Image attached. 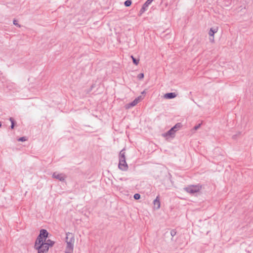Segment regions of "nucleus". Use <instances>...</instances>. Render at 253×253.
Listing matches in <instances>:
<instances>
[{"mask_svg": "<svg viewBox=\"0 0 253 253\" xmlns=\"http://www.w3.org/2000/svg\"><path fill=\"white\" fill-rule=\"evenodd\" d=\"M218 31L217 27H212L210 29L209 34L210 36H213L214 34Z\"/></svg>", "mask_w": 253, "mask_h": 253, "instance_id": "1a4fd4ad", "label": "nucleus"}, {"mask_svg": "<svg viewBox=\"0 0 253 253\" xmlns=\"http://www.w3.org/2000/svg\"><path fill=\"white\" fill-rule=\"evenodd\" d=\"M141 99V96H139L135 98V99H138V102H139Z\"/></svg>", "mask_w": 253, "mask_h": 253, "instance_id": "a878e982", "label": "nucleus"}, {"mask_svg": "<svg viewBox=\"0 0 253 253\" xmlns=\"http://www.w3.org/2000/svg\"><path fill=\"white\" fill-rule=\"evenodd\" d=\"M48 233L45 229H41L40 234L38 236L35 243H43L46 241V239L48 237Z\"/></svg>", "mask_w": 253, "mask_h": 253, "instance_id": "20e7f679", "label": "nucleus"}, {"mask_svg": "<svg viewBox=\"0 0 253 253\" xmlns=\"http://www.w3.org/2000/svg\"><path fill=\"white\" fill-rule=\"evenodd\" d=\"M176 94L175 92H169L166 93L164 95L165 98L167 99H172L176 96Z\"/></svg>", "mask_w": 253, "mask_h": 253, "instance_id": "6e6552de", "label": "nucleus"}, {"mask_svg": "<svg viewBox=\"0 0 253 253\" xmlns=\"http://www.w3.org/2000/svg\"><path fill=\"white\" fill-rule=\"evenodd\" d=\"M54 244V242L50 240V239H46V241L44 242V244L47 245L48 248L53 246Z\"/></svg>", "mask_w": 253, "mask_h": 253, "instance_id": "9d476101", "label": "nucleus"}, {"mask_svg": "<svg viewBox=\"0 0 253 253\" xmlns=\"http://www.w3.org/2000/svg\"><path fill=\"white\" fill-rule=\"evenodd\" d=\"M138 99H134L133 101H132L131 103L127 104V108H129L131 107H133L135 106L138 103Z\"/></svg>", "mask_w": 253, "mask_h": 253, "instance_id": "f8f14e48", "label": "nucleus"}, {"mask_svg": "<svg viewBox=\"0 0 253 253\" xmlns=\"http://www.w3.org/2000/svg\"><path fill=\"white\" fill-rule=\"evenodd\" d=\"M133 198L135 200H138L140 198V195L138 193H136L134 195Z\"/></svg>", "mask_w": 253, "mask_h": 253, "instance_id": "6ab92c4d", "label": "nucleus"}, {"mask_svg": "<svg viewBox=\"0 0 253 253\" xmlns=\"http://www.w3.org/2000/svg\"><path fill=\"white\" fill-rule=\"evenodd\" d=\"M176 234V231L175 229H173L170 231L171 236L173 237Z\"/></svg>", "mask_w": 253, "mask_h": 253, "instance_id": "412c9836", "label": "nucleus"}, {"mask_svg": "<svg viewBox=\"0 0 253 253\" xmlns=\"http://www.w3.org/2000/svg\"><path fill=\"white\" fill-rule=\"evenodd\" d=\"M137 78L140 80L143 79L144 78V74L143 73L139 74L138 75Z\"/></svg>", "mask_w": 253, "mask_h": 253, "instance_id": "5701e85b", "label": "nucleus"}, {"mask_svg": "<svg viewBox=\"0 0 253 253\" xmlns=\"http://www.w3.org/2000/svg\"><path fill=\"white\" fill-rule=\"evenodd\" d=\"M74 242L75 238L74 235L70 232L67 233L66 237L67 246L65 253H73Z\"/></svg>", "mask_w": 253, "mask_h": 253, "instance_id": "f257e3e1", "label": "nucleus"}, {"mask_svg": "<svg viewBox=\"0 0 253 253\" xmlns=\"http://www.w3.org/2000/svg\"><path fill=\"white\" fill-rule=\"evenodd\" d=\"M119 168L123 171H126L128 166L126 163L125 149L122 150L119 154Z\"/></svg>", "mask_w": 253, "mask_h": 253, "instance_id": "f03ea898", "label": "nucleus"}, {"mask_svg": "<svg viewBox=\"0 0 253 253\" xmlns=\"http://www.w3.org/2000/svg\"><path fill=\"white\" fill-rule=\"evenodd\" d=\"M233 138L234 139H235V138H236V135H233Z\"/></svg>", "mask_w": 253, "mask_h": 253, "instance_id": "bb28decb", "label": "nucleus"}, {"mask_svg": "<svg viewBox=\"0 0 253 253\" xmlns=\"http://www.w3.org/2000/svg\"><path fill=\"white\" fill-rule=\"evenodd\" d=\"M147 9L142 6V8H141L139 11L140 15H141L142 13H143Z\"/></svg>", "mask_w": 253, "mask_h": 253, "instance_id": "aec40b11", "label": "nucleus"}, {"mask_svg": "<svg viewBox=\"0 0 253 253\" xmlns=\"http://www.w3.org/2000/svg\"><path fill=\"white\" fill-rule=\"evenodd\" d=\"M201 124H199L198 125L195 126L194 127V130H197L198 128H200V127L201 126Z\"/></svg>", "mask_w": 253, "mask_h": 253, "instance_id": "b1692460", "label": "nucleus"}, {"mask_svg": "<svg viewBox=\"0 0 253 253\" xmlns=\"http://www.w3.org/2000/svg\"><path fill=\"white\" fill-rule=\"evenodd\" d=\"M52 177L59 180L60 181H64L65 180L66 176L63 173H58L56 172L52 174Z\"/></svg>", "mask_w": 253, "mask_h": 253, "instance_id": "0eeeda50", "label": "nucleus"}, {"mask_svg": "<svg viewBox=\"0 0 253 253\" xmlns=\"http://www.w3.org/2000/svg\"><path fill=\"white\" fill-rule=\"evenodd\" d=\"M154 205L156 206V209H158L160 207V202L158 197H157L156 199L153 202Z\"/></svg>", "mask_w": 253, "mask_h": 253, "instance_id": "9b49d317", "label": "nucleus"}, {"mask_svg": "<svg viewBox=\"0 0 253 253\" xmlns=\"http://www.w3.org/2000/svg\"><path fill=\"white\" fill-rule=\"evenodd\" d=\"M201 189V186L199 185H189L184 188L185 190L190 194H194L198 192Z\"/></svg>", "mask_w": 253, "mask_h": 253, "instance_id": "39448f33", "label": "nucleus"}, {"mask_svg": "<svg viewBox=\"0 0 253 253\" xmlns=\"http://www.w3.org/2000/svg\"><path fill=\"white\" fill-rule=\"evenodd\" d=\"M153 0H147V1L142 5L145 7L147 9L149 5L152 3Z\"/></svg>", "mask_w": 253, "mask_h": 253, "instance_id": "4468645a", "label": "nucleus"}, {"mask_svg": "<svg viewBox=\"0 0 253 253\" xmlns=\"http://www.w3.org/2000/svg\"><path fill=\"white\" fill-rule=\"evenodd\" d=\"M1 126V123L0 122V127Z\"/></svg>", "mask_w": 253, "mask_h": 253, "instance_id": "cd10ccee", "label": "nucleus"}, {"mask_svg": "<svg viewBox=\"0 0 253 253\" xmlns=\"http://www.w3.org/2000/svg\"><path fill=\"white\" fill-rule=\"evenodd\" d=\"M34 249L38 250V253H47L49 248L43 243H35Z\"/></svg>", "mask_w": 253, "mask_h": 253, "instance_id": "7ed1b4c3", "label": "nucleus"}, {"mask_svg": "<svg viewBox=\"0 0 253 253\" xmlns=\"http://www.w3.org/2000/svg\"><path fill=\"white\" fill-rule=\"evenodd\" d=\"M13 23L14 25L20 27V25L18 24L17 21L16 20H14L13 21Z\"/></svg>", "mask_w": 253, "mask_h": 253, "instance_id": "393cba45", "label": "nucleus"}, {"mask_svg": "<svg viewBox=\"0 0 253 253\" xmlns=\"http://www.w3.org/2000/svg\"><path fill=\"white\" fill-rule=\"evenodd\" d=\"M9 121L11 122V125L10 126L11 129H13L14 127V120L12 118H10Z\"/></svg>", "mask_w": 253, "mask_h": 253, "instance_id": "a211bd4d", "label": "nucleus"}, {"mask_svg": "<svg viewBox=\"0 0 253 253\" xmlns=\"http://www.w3.org/2000/svg\"><path fill=\"white\" fill-rule=\"evenodd\" d=\"M132 3L131 0H126L125 1L124 4L126 7L129 6Z\"/></svg>", "mask_w": 253, "mask_h": 253, "instance_id": "f3484780", "label": "nucleus"}, {"mask_svg": "<svg viewBox=\"0 0 253 253\" xmlns=\"http://www.w3.org/2000/svg\"><path fill=\"white\" fill-rule=\"evenodd\" d=\"M223 1L225 6H229L231 4V0H224Z\"/></svg>", "mask_w": 253, "mask_h": 253, "instance_id": "dca6fc26", "label": "nucleus"}, {"mask_svg": "<svg viewBox=\"0 0 253 253\" xmlns=\"http://www.w3.org/2000/svg\"><path fill=\"white\" fill-rule=\"evenodd\" d=\"M131 58L132 59V61L134 64L137 65L139 63V60L134 58L132 55L131 56Z\"/></svg>", "mask_w": 253, "mask_h": 253, "instance_id": "2eb2a0df", "label": "nucleus"}, {"mask_svg": "<svg viewBox=\"0 0 253 253\" xmlns=\"http://www.w3.org/2000/svg\"><path fill=\"white\" fill-rule=\"evenodd\" d=\"M18 140L19 141H22V142H23V141H26V137H20V138L18 139Z\"/></svg>", "mask_w": 253, "mask_h": 253, "instance_id": "4be33fe9", "label": "nucleus"}, {"mask_svg": "<svg viewBox=\"0 0 253 253\" xmlns=\"http://www.w3.org/2000/svg\"><path fill=\"white\" fill-rule=\"evenodd\" d=\"M181 126V125L179 123L176 124L173 127L171 128L168 131L164 134V136H170L173 137L175 131L178 130Z\"/></svg>", "mask_w": 253, "mask_h": 253, "instance_id": "423d86ee", "label": "nucleus"}, {"mask_svg": "<svg viewBox=\"0 0 253 253\" xmlns=\"http://www.w3.org/2000/svg\"><path fill=\"white\" fill-rule=\"evenodd\" d=\"M6 87L9 90H11L13 88L15 84L13 83H11L10 82H7L6 83V84L5 85Z\"/></svg>", "mask_w": 253, "mask_h": 253, "instance_id": "ddd939ff", "label": "nucleus"}]
</instances>
